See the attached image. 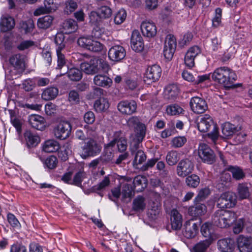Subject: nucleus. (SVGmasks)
Segmentation results:
<instances>
[{"mask_svg":"<svg viewBox=\"0 0 252 252\" xmlns=\"http://www.w3.org/2000/svg\"><path fill=\"white\" fill-rule=\"evenodd\" d=\"M213 80L222 85L226 89L235 88L241 84H234L237 79V75L232 69L226 66L216 68L212 73Z\"/></svg>","mask_w":252,"mask_h":252,"instance_id":"obj_1","label":"nucleus"},{"mask_svg":"<svg viewBox=\"0 0 252 252\" xmlns=\"http://www.w3.org/2000/svg\"><path fill=\"white\" fill-rule=\"evenodd\" d=\"M80 68L86 74L93 75L100 70L108 72L110 69V66L107 62L101 58H94L89 62L82 63Z\"/></svg>","mask_w":252,"mask_h":252,"instance_id":"obj_2","label":"nucleus"},{"mask_svg":"<svg viewBox=\"0 0 252 252\" xmlns=\"http://www.w3.org/2000/svg\"><path fill=\"white\" fill-rule=\"evenodd\" d=\"M197 126L198 129L201 132H207L211 126L213 129L211 132L208 134V136L213 141H215L219 137L218 128L214 124L213 119L207 114L201 115L198 117L197 120Z\"/></svg>","mask_w":252,"mask_h":252,"instance_id":"obj_3","label":"nucleus"},{"mask_svg":"<svg viewBox=\"0 0 252 252\" xmlns=\"http://www.w3.org/2000/svg\"><path fill=\"white\" fill-rule=\"evenodd\" d=\"M235 220L234 212L223 209L216 211L212 217V222L220 228L229 227Z\"/></svg>","mask_w":252,"mask_h":252,"instance_id":"obj_4","label":"nucleus"},{"mask_svg":"<svg viewBox=\"0 0 252 252\" xmlns=\"http://www.w3.org/2000/svg\"><path fill=\"white\" fill-rule=\"evenodd\" d=\"M101 149L100 146L95 140L90 139L82 147L80 154L83 159H86L88 157H94L98 154Z\"/></svg>","mask_w":252,"mask_h":252,"instance_id":"obj_5","label":"nucleus"},{"mask_svg":"<svg viewBox=\"0 0 252 252\" xmlns=\"http://www.w3.org/2000/svg\"><path fill=\"white\" fill-rule=\"evenodd\" d=\"M237 202V196L235 193L227 191L222 193L217 200V206L221 209L231 208L234 207Z\"/></svg>","mask_w":252,"mask_h":252,"instance_id":"obj_6","label":"nucleus"},{"mask_svg":"<svg viewBox=\"0 0 252 252\" xmlns=\"http://www.w3.org/2000/svg\"><path fill=\"white\" fill-rule=\"evenodd\" d=\"M72 126L68 121L60 122L54 128L55 136L59 139L64 140L71 134Z\"/></svg>","mask_w":252,"mask_h":252,"instance_id":"obj_7","label":"nucleus"},{"mask_svg":"<svg viewBox=\"0 0 252 252\" xmlns=\"http://www.w3.org/2000/svg\"><path fill=\"white\" fill-rule=\"evenodd\" d=\"M26 61V56L20 53L13 54L9 58V64L19 74H22L25 70Z\"/></svg>","mask_w":252,"mask_h":252,"instance_id":"obj_8","label":"nucleus"},{"mask_svg":"<svg viewBox=\"0 0 252 252\" xmlns=\"http://www.w3.org/2000/svg\"><path fill=\"white\" fill-rule=\"evenodd\" d=\"M198 155L203 162L208 164L215 161L216 156L214 151L206 144L201 143L199 145Z\"/></svg>","mask_w":252,"mask_h":252,"instance_id":"obj_9","label":"nucleus"},{"mask_svg":"<svg viewBox=\"0 0 252 252\" xmlns=\"http://www.w3.org/2000/svg\"><path fill=\"white\" fill-rule=\"evenodd\" d=\"M177 46L176 39L174 35L168 34L165 38L163 55L168 60H170L175 51Z\"/></svg>","mask_w":252,"mask_h":252,"instance_id":"obj_10","label":"nucleus"},{"mask_svg":"<svg viewBox=\"0 0 252 252\" xmlns=\"http://www.w3.org/2000/svg\"><path fill=\"white\" fill-rule=\"evenodd\" d=\"M162 70L157 64H154L147 67L144 76V81L148 83L155 82L158 80L161 76Z\"/></svg>","mask_w":252,"mask_h":252,"instance_id":"obj_11","label":"nucleus"},{"mask_svg":"<svg viewBox=\"0 0 252 252\" xmlns=\"http://www.w3.org/2000/svg\"><path fill=\"white\" fill-rule=\"evenodd\" d=\"M194 169L193 162L188 158L181 160L177 166V174L180 177H185L191 173Z\"/></svg>","mask_w":252,"mask_h":252,"instance_id":"obj_12","label":"nucleus"},{"mask_svg":"<svg viewBox=\"0 0 252 252\" xmlns=\"http://www.w3.org/2000/svg\"><path fill=\"white\" fill-rule=\"evenodd\" d=\"M118 110L123 114L131 115L137 109V104L134 100H122L117 105Z\"/></svg>","mask_w":252,"mask_h":252,"instance_id":"obj_13","label":"nucleus"},{"mask_svg":"<svg viewBox=\"0 0 252 252\" xmlns=\"http://www.w3.org/2000/svg\"><path fill=\"white\" fill-rule=\"evenodd\" d=\"M189 105L191 110L196 114L204 113L208 107L205 100L198 96L192 97Z\"/></svg>","mask_w":252,"mask_h":252,"instance_id":"obj_14","label":"nucleus"},{"mask_svg":"<svg viewBox=\"0 0 252 252\" xmlns=\"http://www.w3.org/2000/svg\"><path fill=\"white\" fill-rule=\"evenodd\" d=\"M126 52L123 47L115 45L111 47L108 51L109 59L113 62H120L126 56Z\"/></svg>","mask_w":252,"mask_h":252,"instance_id":"obj_15","label":"nucleus"},{"mask_svg":"<svg viewBox=\"0 0 252 252\" xmlns=\"http://www.w3.org/2000/svg\"><path fill=\"white\" fill-rule=\"evenodd\" d=\"M141 30L143 35L148 38L154 37L157 33V28L155 24L149 21L142 22Z\"/></svg>","mask_w":252,"mask_h":252,"instance_id":"obj_16","label":"nucleus"},{"mask_svg":"<svg viewBox=\"0 0 252 252\" xmlns=\"http://www.w3.org/2000/svg\"><path fill=\"white\" fill-rule=\"evenodd\" d=\"M200 231L203 236L206 238L205 241H210L212 243L216 239V235L211 223L206 222L203 223L201 227Z\"/></svg>","mask_w":252,"mask_h":252,"instance_id":"obj_17","label":"nucleus"},{"mask_svg":"<svg viewBox=\"0 0 252 252\" xmlns=\"http://www.w3.org/2000/svg\"><path fill=\"white\" fill-rule=\"evenodd\" d=\"M240 252H252V238L240 235L237 239Z\"/></svg>","mask_w":252,"mask_h":252,"instance_id":"obj_18","label":"nucleus"},{"mask_svg":"<svg viewBox=\"0 0 252 252\" xmlns=\"http://www.w3.org/2000/svg\"><path fill=\"white\" fill-rule=\"evenodd\" d=\"M131 47L136 52H141L144 48L143 38L138 31H134L131 36Z\"/></svg>","mask_w":252,"mask_h":252,"instance_id":"obj_19","label":"nucleus"},{"mask_svg":"<svg viewBox=\"0 0 252 252\" xmlns=\"http://www.w3.org/2000/svg\"><path fill=\"white\" fill-rule=\"evenodd\" d=\"M198 231V226L193 220H189L187 221L185 224L183 235L188 239L194 238Z\"/></svg>","mask_w":252,"mask_h":252,"instance_id":"obj_20","label":"nucleus"},{"mask_svg":"<svg viewBox=\"0 0 252 252\" xmlns=\"http://www.w3.org/2000/svg\"><path fill=\"white\" fill-rule=\"evenodd\" d=\"M217 246L222 252H232L235 249V241L231 238H224L218 241Z\"/></svg>","mask_w":252,"mask_h":252,"instance_id":"obj_21","label":"nucleus"},{"mask_svg":"<svg viewBox=\"0 0 252 252\" xmlns=\"http://www.w3.org/2000/svg\"><path fill=\"white\" fill-rule=\"evenodd\" d=\"M29 122L31 126L37 130H43L46 126L43 117L38 115H32L29 117Z\"/></svg>","mask_w":252,"mask_h":252,"instance_id":"obj_22","label":"nucleus"},{"mask_svg":"<svg viewBox=\"0 0 252 252\" xmlns=\"http://www.w3.org/2000/svg\"><path fill=\"white\" fill-rule=\"evenodd\" d=\"M128 126L131 128L139 130V134L141 140L144 137L145 135V125L141 123L139 119L137 117H132L130 118L127 121Z\"/></svg>","mask_w":252,"mask_h":252,"instance_id":"obj_23","label":"nucleus"},{"mask_svg":"<svg viewBox=\"0 0 252 252\" xmlns=\"http://www.w3.org/2000/svg\"><path fill=\"white\" fill-rule=\"evenodd\" d=\"M57 7L54 3L53 0H45L44 6L37 8L34 11V15L38 16L44 13H48L54 11Z\"/></svg>","mask_w":252,"mask_h":252,"instance_id":"obj_24","label":"nucleus"},{"mask_svg":"<svg viewBox=\"0 0 252 252\" xmlns=\"http://www.w3.org/2000/svg\"><path fill=\"white\" fill-rule=\"evenodd\" d=\"M170 220L173 229L177 230L181 229L182 226V217L177 210H172Z\"/></svg>","mask_w":252,"mask_h":252,"instance_id":"obj_25","label":"nucleus"},{"mask_svg":"<svg viewBox=\"0 0 252 252\" xmlns=\"http://www.w3.org/2000/svg\"><path fill=\"white\" fill-rule=\"evenodd\" d=\"M179 93V89L175 84L167 86L164 92V97L166 99L173 100L177 98Z\"/></svg>","mask_w":252,"mask_h":252,"instance_id":"obj_26","label":"nucleus"},{"mask_svg":"<svg viewBox=\"0 0 252 252\" xmlns=\"http://www.w3.org/2000/svg\"><path fill=\"white\" fill-rule=\"evenodd\" d=\"M93 81L96 86L104 88L110 87L112 83L111 78L107 75L102 74L95 75L94 77Z\"/></svg>","mask_w":252,"mask_h":252,"instance_id":"obj_27","label":"nucleus"},{"mask_svg":"<svg viewBox=\"0 0 252 252\" xmlns=\"http://www.w3.org/2000/svg\"><path fill=\"white\" fill-rule=\"evenodd\" d=\"M15 26L14 19L10 16H2L0 22V29L2 32L12 30Z\"/></svg>","mask_w":252,"mask_h":252,"instance_id":"obj_28","label":"nucleus"},{"mask_svg":"<svg viewBox=\"0 0 252 252\" xmlns=\"http://www.w3.org/2000/svg\"><path fill=\"white\" fill-rule=\"evenodd\" d=\"M63 32L65 34H70L77 31L78 26L76 21L72 19L65 20L62 25Z\"/></svg>","mask_w":252,"mask_h":252,"instance_id":"obj_29","label":"nucleus"},{"mask_svg":"<svg viewBox=\"0 0 252 252\" xmlns=\"http://www.w3.org/2000/svg\"><path fill=\"white\" fill-rule=\"evenodd\" d=\"M207 208L205 204L202 203H196L194 206L189 208V214L192 217L202 216L206 212Z\"/></svg>","mask_w":252,"mask_h":252,"instance_id":"obj_30","label":"nucleus"},{"mask_svg":"<svg viewBox=\"0 0 252 252\" xmlns=\"http://www.w3.org/2000/svg\"><path fill=\"white\" fill-rule=\"evenodd\" d=\"M24 137L29 147L36 146L40 142L39 137L29 130L25 132Z\"/></svg>","mask_w":252,"mask_h":252,"instance_id":"obj_31","label":"nucleus"},{"mask_svg":"<svg viewBox=\"0 0 252 252\" xmlns=\"http://www.w3.org/2000/svg\"><path fill=\"white\" fill-rule=\"evenodd\" d=\"M133 184L137 192H141L147 186V179L143 176L138 175L133 179Z\"/></svg>","mask_w":252,"mask_h":252,"instance_id":"obj_32","label":"nucleus"},{"mask_svg":"<svg viewBox=\"0 0 252 252\" xmlns=\"http://www.w3.org/2000/svg\"><path fill=\"white\" fill-rule=\"evenodd\" d=\"M146 206L145 198L141 195H138L133 200L132 209L136 212H142Z\"/></svg>","mask_w":252,"mask_h":252,"instance_id":"obj_33","label":"nucleus"},{"mask_svg":"<svg viewBox=\"0 0 252 252\" xmlns=\"http://www.w3.org/2000/svg\"><path fill=\"white\" fill-rule=\"evenodd\" d=\"M67 73L69 78L74 81H78L82 77V73L80 70L76 68H72L68 70L67 67V71L65 70L61 73V75H63Z\"/></svg>","mask_w":252,"mask_h":252,"instance_id":"obj_34","label":"nucleus"},{"mask_svg":"<svg viewBox=\"0 0 252 252\" xmlns=\"http://www.w3.org/2000/svg\"><path fill=\"white\" fill-rule=\"evenodd\" d=\"M60 145L59 143L54 140H48L46 141L43 145V150L46 153H53L59 150Z\"/></svg>","mask_w":252,"mask_h":252,"instance_id":"obj_35","label":"nucleus"},{"mask_svg":"<svg viewBox=\"0 0 252 252\" xmlns=\"http://www.w3.org/2000/svg\"><path fill=\"white\" fill-rule=\"evenodd\" d=\"M109 107V103L107 98L100 97L94 103V108L97 112L105 111Z\"/></svg>","mask_w":252,"mask_h":252,"instance_id":"obj_36","label":"nucleus"},{"mask_svg":"<svg viewBox=\"0 0 252 252\" xmlns=\"http://www.w3.org/2000/svg\"><path fill=\"white\" fill-rule=\"evenodd\" d=\"M53 19V17L51 15H46L40 17L38 19L37 26L39 29H47L52 25Z\"/></svg>","mask_w":252,"mask_h":252,"instance_id":"obj_37","label":"nucleus"},{"mask_svg":"<svg viewBox=\"0 0 252 252\" xmlns=\"http://www.w3.org/2000/svg\"><path fill=\"white\" fill-rule=\"evenodd\" d=\"M58 93L59 91L57 88L49 87L43 92L41 97L45 100H50L56 98Z\"/></svg>","mask_w":252,"mask_h":252,"instance_id":"obj_38","label":"nucleus"},{"mask_svg":"<svg viewBox=\"0 0 252 252\" xmlns=\"http://www.w3.org/2000/svg\"><path fill=\"white\" fill-rule=\"evenodd\" d=\"M231 181V176L228 173H223L221 174L220 180L217 184V187L220 190H223L226 189L229 185Z\"/></svg>","mask_w":252,"mask_h":252,"instance_id":"obj_39","label":"nucleus"},{"mask_svg":"<svg viewBox=\"0 0 252 252\" xmlns=\"http://www.w3.org/2000/svg\"><path fill=\"white\" fill-rule=\"evenodd\" d=\"M222 133L225 137L232 136L237 131L236 127L230 123H224L221 126Z\"/></svg>","mask_w":252,"mask_h":252,"instance_id":"obj_40","label":"nucleus"},{"mask_svg":"<svg viewBox=\"0 0 252 252\" xmlns=\"http://www.w3.org/2000/svg\"><path fill=\"white\" fill-rule=\"evenodd\" d=\"M180 159L179 154L176 151L169 152L166 156V160L168 165H175Z\"/></svg>","mask_w":252,"mask_h":252,"instance_id":"obj_41","label":"nucleus"},{"mask_svg":"<svg viewBox=\"0 0 252 252\" xmlns=\"http://www.w3.org/2000/svg\"><path fill=\"white\" fill-rule=\"evenodd\" d=\"M132 187L130 184L123 183L122 184V200H124L126 198L130 199L132 195Z\"/></svg>","mask_w":252,"mask_h":252,"instance_id":"obj_42","label":"nucleus"},{"mask_svg":"<svg viewBox=\"0 0 252 252\" xmlns=\"http://www.w3.org/2000/svg\"><path fill=\"white\" fill-rule=\"evenodd\" d=\"M65 36L62 32L56 34L54 39V42L56 44V50H63L65 46L64 42Z\"/></svg>","mask_w":252,"mask_h":252,"instance_id":"obj_43","label":"nucleus"},{"mask_svg":"<svg viewBox=\"0 0 252 252\" xmlns=\"http://www.w3.org/2000/svg\"><path fill=\"white\" fill-rule=\"evenodd\" d=\"M89 22L94 26L100 25L103 21L97 10L91 11L89 14Z\"/></svg>","mask_w":252,"mask_h":252,"instance_id":"obj_44","label":"nucleus"},{"mask_svg":"<svg viewBox=\"0 0 252 252\" xmlns=\"http://www.w3.org/2000/svg\"><path fill=\"white\" fill-rule=\"evenodd\" d=\"M211 244L210 241H201L192 248L191 252H205Z\"/></svg>","mask_w":252,"mask_h":252,"instance_id":"obj_45","label":"nucleus"},{"mask_svg":"<svg viewBox=\"0 0 252 252\" xmlns=\"http://www.w3.org/2000/svg\"><path fill=\"white\" fill-rule=\"evenodd\" d=\"M97 10L103 21L110 18L112 14V9L108 6H102Z\"/></svg>","mask_w":252,"mask_h":252,"instance_id":"obj_46","label":"nucleus"},{"mask_svg":"<svg viewBox=\"0 0 252 252\" xmlns=\"http://www.w3.org/2000/svg\"><path fill=\"white\" fill-rule=\"evenodd\" d=\"M228 170L231 172L233 177L236 180H239L245 177L243 170L238 167L230 166L228 167Z\"/></svg>","mask_w":252,"mask_h":252,"instance_id":"obj_47","label":"nucleus"},{"mask_svg":"<svg viewBox=\"0 0 252 252\" xmlns=\"http://www.w3.org/2000/svg\"><path fill=\"white\" fill-rule=\"evenodd\" d=\"M238 192L239 197L242 199L247 198L250 195L249 188L246 185L243 184L239 185Z\"/></svg>","mask_w":252,"mask_h":252,"instance_id":"obj_48","label":"nucleus"},{"mask_svg":"<svg viewBox=\"0 0 252 252\" xmlns=\"http://www.w3.org/2000/svg\"><path fill=\"white\" fill-rule=\"evenodd\" d=\"M186 182L188 186L191 188H196L200 183V178L198 176L192 174L187 177Z\"/></svg>","mask_w":252,"mask_h":252,"instance_id":"obj_49","label":"nucleus"},{"mask_svg":"<svg viewBox=\"0 0 252 252\" xmlns=\"http://www.w3.org/2000/svg\"><path fill=\"white\" fill-rule=\"evenodd\" d=\"M126 17V11L124 9H121L115 14L114 21L117 25H120L123 23Z\"/></svg>","mask_w":252,"mask_h":252,"instance_id":"obj_50","label":"nucleus"},{"mask_svg":"<svg viewBox=\"0 0 252 252\" xmlns=\"http://www.w3.org/2000/svg\"><path fill=\"white\" fill-rule=\"evenodd\" d=\"M78 7L77 2L74 0H67L65 2L64 12L70 14L74 12Z\"/></svg>","mask_w":252,"mask_h":252,"instance_id":"obj_51","label":"nucleus"},{"mask_svg":"<svg viewBox=\"0 0 252 252\" xmlns=\"http://www.w3.org/2000/svg\"><path fill=\"white\" fill-rule=\"evenodd\" d=\"M183 111L182 107L176 104L169 105L166 108L167 114L171 115H179L182 113Z\"/></svg>","mask_w":252,"mask_h":252,"instance_id":"obj_52","label":"nucleus"},{"mask_svg":"<svg viewBox=\"0 0 252 252\" xmlns=\"http://www.w3.org/2000/svg\"><path fill=\"white\" fill-rule=\"evenodd\" d=\"M58 163L57 157L54 156H50L46 159L44 164L48 169H53L57 167Z\"/></svg>","mask_w":252,"mask_h":252,"instance_id":"obj_53","label":"nucleus"},{"mask_svg":"<svg viewBox=\"0 0 252 252\" xmlns=\"http://www.w3.org/2000/svg\"><path fill=\"white\" fill-rule=\"evenodd\" d=\"M146 158L144 152L141 150H139L135 153L133 163L136 165L142 164L146 160Z\"/></svg>","mask_w":252,"mask_h":252,"instance_id":"obj_54","label":"nucleus"},{"mask_svg":"<svg viewBox=\"0 0 252 252\" xmlns=\"http://www.w3.org/2000/svg\"><path fill=\"white\" fill-rule=\"evenodd\" d=\"M63 50H56L57 55V67L58 69H62L66 67V59L64 54L62 52Z\"/></svg>","mask_w":252,"mask_h":252,"instance_id":"obj_55","label":"nucleus"},{"mask_svg":"<svg viewBox=\"0 0 252 252\" xmlns=\"http://www.w3.org/2000/svg\"><path fill=\"white\" fill-rule=\"evenodd\" d=\"M186 142L187 138L185 136H178L173 138L171 145L174 148H180L182 147Z\"/></svg>","mask_w":252,"mask_h":252,"instance_id":"obj_56","label":"nucleus"},{"mask_svg":"<svg viewBox=\"0 0 252 252\" xmlns=\"http://www.w3.org/2000/svg\"><path fill=\"white\" fill-rule=\"evenodd\" d=\"M92 39L89 37H81L78 39L77 43L79 46L89 50Z\"/></svg>","mask_w":252,"mask_h":252,"instance_id":"obj_57","label":"nucleus"},{"mask_svg":"<svg viewBox=\"0 0 252 252\" xmlns=\"http://www.w3.org/2000/svg\"><path fill=\"white\" fill-rule=\"evenodd\" d=\"M21 25V28L25 31V33L32 32L34 28L33 22L31 19H29L25 22H22Z\"/></svg>","mask_w":252,"mask_h":252,"instance_id":"obj_58","label":"nucleus"},{"mask_svg":"<svg viewBox=\"0 0 252 252\" xmlns=\"http://www.w3.org/2000/svg\"><path fill=\"white\" fill-rule=\"evenodd\" d=\"M34 45V42L32 40H24L17 46V48L20 51H24Z\"/></svg>","mask_w":252,"mask_h":252,"instance_id":"obj_59","label":"nucleus"},{"mask_svg":"<svg viewBox=\"0 0 252 252\" xmlns=\"http://www.w3.org/2000/svg\"><path fill=\"white\" fill-rule=\"evenodd\" d=\"M103 46L99 42L92 40L88 50L94 52H99L103 49Z\"/></svg>","mask_w":252,"mask_h":252,"instance_id":"obj_60","label":"nucleus"},{"mask_svg":"<svg viewBox=\"0 0 252 252\" xmlns=\"http://www.w3.org/2000/svg\"><path fill=\"white\" fill-rule=\"evenodd\" d=\"M85 172L83 171L80 170L74 176L73 182L72 184L79 186L81 185V183L85 176Z\"/></svg>","mask_w":252,"mask_h":252,"instance_id":"obj_61","label":"nucleus"},{"mask_svg":"<svg viewBox=\"0 0 252 252\" xmlns=\"http://www.w3.org/2000/svg\"><path fill=\"white\" fill-rule=\"evenodd\" d=\"M210 193V191L208 188H204L200 190L197 196L195 199V201L198 202L204 200Z\"/></svg>","mask_w":252,"mask_h":252,"instance_id":"obj_62","label":"nucleus"},{"mask_svg":"<svg viewBox=\"0 0 252 252\" xmlns=\"http://www.w3.org/2000/svg\"><path fill=\"white\" fill-rule=\"evenodd\" d=\"M68 100L72 104H77L80 101L78 93L74 91H70L68 94Z\"/></svg>","mask_w":252,"mask_h":252,"instance_id":"obj_63","label":"nucleus"},{"mask_svg":"<svg viewBox=\"0 0 252 252\" xmlns=\"http://www.w3.org/2000/svg\"><path fill=\"white\" fill-rule=\"evenodd\" d=\"M10 252H27V249L22 244L16 243L11 246Z\"/></svg>","mask_w":252,"mask_h":252,"instance_id":"obj_64","label":"nucleus"}]
</instances>
